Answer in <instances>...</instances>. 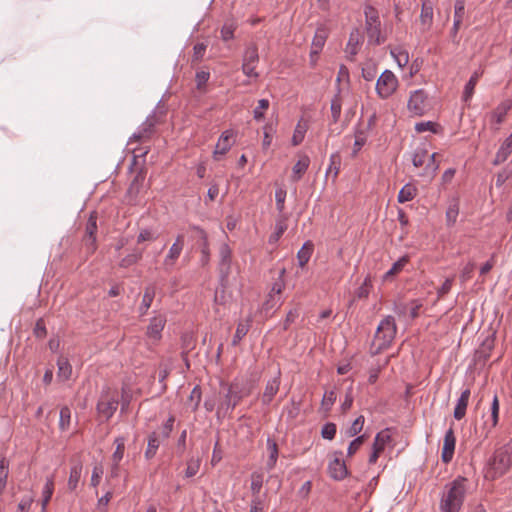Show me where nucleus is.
Returning a JSON list of instances; mask_svg holds the SVG:
<instances>
[{
    "mask_svg": "<svg viewBox=\"0 0 512 512\" xmlns=\"http://www.w3.org/2000/svg\"><path fill=\"white\" fill-rule=\"evenodd\" d=\"M466 479L464 477H457L450 484L446 485V492H444L440 501L441 512H459L463 504L466 487Z\"/></svg>",
    "mask_w": 512,
    "mask_h": 512,
    "instance_id": "obj_1",
    "label": "nucleus"
},
{
    "mask_svg": "<svg viewBox=\"0 0 512 512\" xmlns=\"http://www.w3.org/2000/svg\"><path fill=\"white\" fill-rule=\"evenodd\" d=\"M397 333V325L393 316H386L378 325L373 340L376 351L387 349L391 346Z\"/></svg>",
    "mask_w": 512,
    "mask_h": 512,
    "instance_id": "obj_2",
    "label": "nucleus"
},
{
    "mask_svg": "<svg viewBox=\"0 0 512 512\" xmlns=\"http://www.w3.org/2000/svg\"><path fill=\"white\" fill-rule=\"evenodd\" d=\"M436 153L429 154L426 148L418 147L412 155V163L416 168H423L418 173L419 176L432 180L439 168V164L435 160Z\"/></svg>",
    "mask_w": 512,
    "mask_h": 512,
    "instance_id": "obj_3",
    "label": "nucleus"
},
{
    "mask_svg": "<svg viewBox=\"0 0 512 512\" xmlns=\"http://www.w3.org/2000/svg\"><path fill=\"white\" fill-rule=\"evenodd\" d=\"M364 16L365 31L369 43L374 45H380L384 43L385 38L381 34V21L378 10L371 5H366L364 7Z\"/></svg>",
    "mask_w": 512,
    "mask_h": 512,
    "instance_id": "obj_4",
    "label": "nucleus"
},
{
    "mask_svg": "<svg viewBox=\"0 0 512 512\" xmlns=\"http://www.w3.org/2000/svg\"><path fill=\"white\" fill-rule=\"evenodd\" d=\"M118 404L119 399L117 391L107 387L101 393L97 403V411L106 420H109L116 412Z\"/></svg>",
    "mask_w": 512,
    "mask_h": 512,
    "instance_id": "obj_5",
    "label": "nucleus"
},
{
    "mask_svg": "<svg viewBox=\"0 0 512 512\" xmlns=\"http://www.w3.org/2000/svg\"><path fill=\"white\" fill-rule=\"evenodd\" d=\"M398 87V79L390 70H385L377 80L376 91L380 98L387 99Z\"/></svg>",
    "mask_w": 512,
    "mask_h": 512,
    "instance_id": "obj_6",
    "label": "nucleus"
},
{
    "mask_svg": "<svg viewBox=\"0 0 512 512\" xmlns=\"http://www.w3.org/2000/svg\"><path fill=\"white\" fill-rule=\"evenodd\" d=\"M232 250L227 243H222L219 247L218 272L222 285H226L231 273Z\"/></svg>",
    "mask_w": 512,
    "mask_h": 512,
    "instance_id": "obj_7",
    "label": "nucleus"
},
{
    "mask_svg": "<svg viewBox=\"0 0 512 512\" xmlns=\"http://www.w3.org/2000/svg\"><path fill=\"white\" fill-rule=\"evenodd\" d=\"M428 96L423 89H418L411 92L407 108L414 116H422L428 109Z\"/></svg>",
    "mask_w": 512,
    "mask_h": 512,
    "instance_id": "obj_8",
    "label": "nucleus"
},
{
    "mask_svg": "<svg viewBox=\"0 0 512 512\" xmlns=\"http://www.w3.org/2000/svg\"><path fill=\"white\" fill-rule=\"evenodd\" d=\"M96 233H97V214L96 212H92L88 218L85 227V234L83 237V242L86 248V251L89 255H92L96 249Z\"/></svg>",
    "mask_w": 512,
    "mask_h": 512,
    "instance_id": "obj_9",
    "label": "nucleus"
},
{
    "mask_svg": "<svg viewBox=\"0 0 512 512\" xmlns=\"http://www.w3.org/2000/svg\"><path fill=\"white\" fill-rule=\"evenodd\" d=\"M259 62L258 49L255 45L246 48L243 56L242 71L248 77L257 78L256 66Z\"/></svg>",
    "mask_w": 512,
    "mask_h": 512,
    "instance_id": "obj_10",
    "label": "nucleus"
},
{
    "mask_svg": "<svg viewBox=\"0 0 512 512\" xmlns=\"http://www.w3.org/2000/svg\"><path fill=\"white\" fill-rule=\"evenodd\" d=\"M512 108V100L505 99L500 102L494 110H492L488 114L489 123L491 128L494 130H499L500 125L504 122L506 115Z\"/></svg>",
    "mask_w": 512,
    "mask_h": 512,
    "instance_id": "obj_11",
    "label": "nucleus"
},
{
    "mask_svg": "<svg viewBox=\"0 0 512 512\" xmlns=\"http://www.w3.org/2000/svg\"><path fill=\"white\" fill-rule=\"evenodd\" d=\"M156 116L151 115L139 127L138 131L135 132L129 139V144L133 142H146L148 141L155 131Z\"/></svg>",
    "mask_w": 512,
    "mask_h": 512,
    "instance_id": "obj_12",
    "label": "nucleus"
},
{
    "mask_svg": "<svg viewBox=\"0 0 512 512\" xmlns=\"http://www.w3.org/2000/svg\"><path fill=\"white\" fill-rule=\"evenodd\" d=\"M184 242V235L179 234L164 258L163 267L166 271H170L175 266L176 261L183 251Z\"/></svg>",
    "mask_w": 512,
    "mask_h": 512,
    "instance_id": "obj_13",
    "label": "nucleus"
},
{
    "mask_svg": "<svg viewBox=\"0 0 512 512\" xmlns=\"http://www.w3.org/2000/svg\"><path fill=\"white\" fill-rule=\"evenodd\" d=\"M492 466L496 473L500 475L506 473L512 466V454L505 448L496 450L493 456Z\"/></svg>",
    "mask_w": 512,
    "mask_h": 512,
    "instance_id": "obj_14",
    "label": "nucleus"
},
{
    "mask_svg": "<svg viewBox=\"0 0 512 512\" xmlns=\"http://www.w3.org/2000/svg\"><path fill=\"white\" fill-rule=\"evenodd\" d=\"M251 393V390L243 385H241L238 381H233L231 384L227 387V397L232 398L233 402H231L230 405H227L225 409L227 408H235L240 401L249 396Z\"/></svg>",
    "mask_w": 512,
    "mask_h": 512,
    "instance_id": "obj_15",
    "label": "nucleus"
},
{
    "mask_svg": "<svg viewBox=\"0 0 512 512\" xmlns=\"http://www.w3.org/2000/svg\"><path fill=\"white\" fill-rule=\"evenodd\" d=\"M166 321L164 314L153 316L147 326L146 336L153 341H159L162 337V331L166 325Z\"/></svg>",
    "mask_w": 512,
    "mask_h": 512,
    "instance_id": "obj_16",
    "label": "nucleus"
},
{
    "mask_svg": "<svg viewBox=\"0 0 512 512\" xmlns=\"http://www.w3.org/2000/svg\"><path fill=\"white\" fill-rule=\"evenodd\" d=\"M456 437L453 428L446 431L443 441L441 452V460L443 463L448 464L452 461L455 451Z\"/></svg>",
    "mask_w": 512,
    "mask_h": 512,
    "instance_id": "obj_17",
    "label": "nucleus"
},
{
    "mask_svg": "<svg viewBox=\"0 0 512 512\" xmlns=\"http://www.w3.org/2000/svg\"><path fill=\"white\" fill-rule=\"evenodd\" d=\"M235 133L233 130H225L219 137L218 142L215 146L213 156L218 160V155L226 154L234 143Z\"/></svg>",
    "mask_w": 512,
    "mask_h": 512,
    "instance_id": "obj_18",
    "label": "nucleus"
},
{
    "mask_svg": "<svg viewBox=\"0 0 512 512\" xmlns=\"http://www.w3.org/2000/svg\"><path fill=\"white\" fill-rule=\"evenodd\" d=\"M433 11L434 4L431 0H421L420 23L424 32L432 27Z\"/></svg>",
    "mask_w": 512,
    "mask_h": 512,
    "instance_id": "obj_19",
    "label": "nucleus"
},
{
    "mask_svg": "<svg viewBox=\"0 0 512 512\" xmlns=\"http://www.w3.org/2000/svg\"><path fill=\"white\" fill-rule=\"evenodd\" d=\"M193 230H195L198 233L199 236V242H200V249H201V258L200 262L202 266H207L210 262V248H209V241H208V235L207 233L198 226H193Z\"/></svg>",
    "mask_w": 512,
    "mask_h": 512,
    "instance_id": "obj_20",
    "label": "nucleus"
},
{
    "mask_svg": "<svg viewBox=\"0 0 512 512\" xmlns=\"http://www.w3.org/2000/svg\"><path fill=\"white\" fill-rule=\"evenodd\" d=\"M156 295V286L154 284H149L145 287L141 304L139 306V314L140 316H144L148 313L152 302Z\"/></svg>",
    "mask_w": 512,
    "mask_h": 512,
    "instance_id": "obj_21",
    "label": "nucleus"
},
{
    "mask_svg": "<svg viewBox=\"0 0 512 512\" xmlns=\"http://www.w3.org/2000/svg\"><path fill=\"white\" fill-rule=\"evenodd\" d=\"M328 472L329 475L335 480H342L348 474L345 462L341 461L338 457L329 463Z\"/></svg>",
    "mask_w": 512,
    "mask_h": 512,
    "instance_id": "obj_22",
    "label": "nucleus"
},
{
    "mask_svg": "<svg viewBox=\"0 0 512 512\" xmlns=\"http://www.w3.org/2000/svg\"><path fill=\"white\" fill-rule=\"evenodd\" d=\"M310 165V158L307 155H301L298 161L294 164L292 168L291 179L293 182L299 181L302 176L307 171Z\"/></svg>",
    "mask_w": 512,
    "mask_h": 512,
    "instance_id": "obj_23",
    "label": "nucleus"
},
{
    "mask_svg": "<svg viewBox=\"0 0 512 512\" xmlns=\"http://www.w3.org/2000/svg\"><path fill=\"white\" fill-rule=\"evenodd\" d=\"M363 41V36L361 35L359 29H354L349 36L348 43L346 45V52L349 55V58L352 59L359 50V46Z\"/></svg>",
    "mask_w": 512,
    "mask_h": 512,
    "instance_id": "obj_24",
    "label": "nucleus"
},
{
    "mask_svg": "<svg viewBox=\"0 0 512 512\" xmlns=\"http://www.w3.org/2000/svg\"><path fill=\"white\" fill-rule=\"evenodd\" d=\"M280 387V377H274L269 380L266 384L264 393L262 395V402L265 405H268L273 400L274 396L278 393Z\"/></svg>",
    "mask_w": 512,
    "mask_h": 512,
    "instance_id": "obj_25",
    "label": "nucleus"
},
{
    "mask_svg": "<svg viewBox=\"0 0 512 512\" xmlns=\"http://www.w3.org/2000/svg\"><path fill=\"white\" fill-rule=\"evenodd\" d=\"M470 394V389H465L464 391H462L459 399L457 400L453 414L456 420H461L465 417Z\"/></svg>",
    "mask_w": 512,
    "mask_h": 512,
    "instance_id": "obj_26",
    "label": "nucleus"
},
{
    "mask_svg": "<svg viewBox=\"0 0 512 512\" xmlns=\"http://www.w3.org/2000/svg\"><path fill=\"white\" fill-rule=\"evenodd\" d=\"M483 74V70L479 69V70H476L474 71V73L471 75L470 79L468 80V82L466 83L465 87H464V91H463V96H462V99L464 102H468L473 94H474V89L480 79V77L482 76Z\"/></svg>",
    "mask_w": 512,
    "mask_h": 512,
    "instance_id": "obj_27",
    "label": "nucleus"
},
{
    "mask_svg": "<svg viewBox=\"0 0 512 512\" xmlns=\"http://www.w3.org/2000/svg\"><path fill=\"white\" fill-rule=\"evenodd\" d=\"M162 439L157 431H153L148 436L147 449L145 451L146 459H152L160 446Z\"/></svg>",
    "mask_w": 512,
    "mask_h": 512,
    "instance_id": "obj_28",
    "label": "nucleus"
},
{
    "mask_svg": "<svg viewBox=\"0 0 512 512\" xmlns=\"http://www.w3.org/2000/svg\"><path fill=\"white\" fill-rule=\"evenodd\" d=\"M314 250V244L306 241L297 253V259L300 267H304L311 258Z\"/></svg>",
    "mask_w": 512,
    "mask_h": 512,
    "instance_id": "obj_29",
    "label": "nucleus"
},
{
    "mask_svg": "<svg viewBox=\"0 0 512 512\" xmlns=\"http://www.w3.org/2000/svg\"><path fill=\"white\" fill-rule=\"evenodd\" d=\"M267 450L269 452V458L266 463V468L270 471L275 467L278 459V445L275 440L271 438L267 439Z\"/></svg>",
    "mask_w": 512,
    "mask_h": 512,
    "instance_id": "obj_30",
    "label": "nucleus"
},
{
    "mask_svg": "<svg viewBox=\"0 0 512 512\" xmlns=\"http://www.w3.org/2000/svg\"><path fill=\"white\" fill-rule=\"evenodd\" d=\"M326 38L327 35L324 29H318L316 31L312 41L311 58H313L314 55H317L322 50L326 42Z\"/></svg>",
    "mask_w": 512,
    "mask_h": 512,
    "instance_id": "obj_31",
    "label": "nucleus"
},
{
    "mask_svg": "<svg viewBox=\"0 0 512 512\" xmlns=\"http://www.w3.org/2000/svg\"><path fill=\"white\" fill-rule=\"evenodd\" d=\"M341 167V156L339 153H333L330 156V163L326 170V177L332 175V180L335 181L338 177Z\"/></svg>",
    "mask_w": 512,
    "mask_h": 512,
    "instance_id": "obj_32",
    "label": "nucleus"
},
{
    "mask_svg": "<svg viewBox=\"0 0 512 512\" xmlns=\"http://www.w3.org/2000/svg\"><path fill=\"white\" fill-rule=\"evenodd\" d=\"M57 366H58V373H57L58 379H60L62 381L68 380L72 374V367H71L69 361L67 360V358L59 357V359L57 361Z\"/></svg>",
    "mask_w": 512,
    "mask_h": 512,
    "instance_id": "obj_33",
    "label": "nucleus"
},
{
    "mask_svg": "<svg viewBox=\"0 0 512 512\" xmlns=\"http://www.w3.org/2000/svg\"><path fill=\"white\" fill-rule=\"evenodd\" d=\"M82 474V465L81 464H75L70 469L69 479H68V489L70 491H74L79 484L80 478Z\"/></svg>",
    "mask_w": 512,
    "mask_h": 512,
    "instance_id": "obj_34",
    "label": "nucleus"
},
{
    "mask_svg": "<svg viewBox=\"0 0 512 512\" xmlns=\"http://www.w3.org/2000/svg\"><path fill=\"white\" fill-rule=\"evenodd\" d=\"M54 492V479L53 476L47 477L46 483L43 487L42 491V512L46 511V507L51 500V497Z\"/></svg>",
    "mask_w": 512,
    "mask_h": 512,
    "instance_id": "obj_35",
    "label": "nucleus"
},
{
    "mask_svg": "<svg viewBox=\"0 0 512 512\" xmlns=\"http://www.w3.org/2000/svg\"><path fill=\"white\" fill-rule=\"evenodd\" d=\"M264 481V474L263 472L255 471L251 474V492L254 496V498L259 497V493L262 489Z\"/></svg>",
    "mask_w": 512,
    "mask_h": 512,
    "instance_id": "obj_36",
    "label": "nucleus"
},
{
    "mask_svg": "<svg viewBox=\"0 0 512 512\" xmlns=\"http://www.w3.org/2000/svg\"><path fill=\"white\" fill-rule=\"evenodd\" d=\"M417 194V189L412 184L404 185L398 194V202L405 203L411 201Z\"/></svg>",
    "mask_w": 512,
    "mask_h": 512,
    "instance_id": "obj_37",
    "label": "nucleus"
},
{
    "mask_svg": "<svg viewBox=\"0 0 512 512\" xmlns=\"http://www.w3.org/2000/svg\"><path fill=\"white\" fill-rule=\"evenodd\" d=\"M390 435L388 431H381L376 434L372 449L382 453L385 449L386 444L390 441Z\"/></svg>",
    "mask_w": 512,
    "mask_h": 512,
    "instance_id": "obj_38",
    "label": "nucleus"
},
{
    "mask_svg": "<svg viewBox=\"0 0 512 512\" xmlns=\"http://www.w3.org/2000/svg\"><path fill=\"white\" fill-rule=\"evenodd\" d=\"M458 215H459V202H458V200H453L449 204V206L446 210L447 226H453L457 221Z\"/></svg>",
    "mask_w": 512,
    "mask_h": 512,
    "instance_id": "obj_39",
    "label": "nucleus"
},
{
    "mask_svg": "<svg viewBox=\"0 0 512 512\" xmlns=\"http://www.w3.org/2000/svg\"><path fill=\"white\" fill-rule=\"evenodd\" d=\"M125 441L126 440L124 437H117L114 440V443L116 444V449L112 454V461L113 463L116 464V466H118L120 461L123 459L125 451Z\"/></svg>",
    "mask_w": 512,
    "mask_h": 512,
    "instance_id": "obj_40",
    "label": "nucleus"
},
{
    "mask_svg": "<svg viewBox=\"0 0 512 512\" xmlns=\"http://www.w3.org/2000/svg\"><path fill=\"white\" fill-rule=\"evenodd\" d=\"M71 425V410L64 406L60 410L59 428L61 431H68Z\"/></svg>",
    "mask_w": 512,
    "mask_h": 512,
    "instance_id": "obj_41",
    "label": "nucleus"
},
{
    "mask_svg": "<svg viewBox=\"0 0 512 512\" xmlns=\"http://www.w3.org/2000/svg\"><path fill=\"white\" fill-rule=\"evenodd\" d=\"M250 329V323L247 322H239L236 328V332L232 339V345L236 346L239 342L246 336Z\"/></svg>",
    "mask_w": 512,
    "mask_h": 512,
    "instance_id": "obj_42",
    "label": "nucleus"
},
{
    "mask_svg": "<svg viewBox=\"0 0 512 512\" xmlns=\"http://www.w3.org/2000/svg\"><path fill=\"white\" fill-rule=\"evenodd\" d=\"M367 133L363 129H358L355 132V142L353 145L352 155L356 156L361 148L366 144Z\"/></svg>",
    "mask_w": 512,
    "mask_h": 512,
    "instance_id": "obj_43",
    "label": "nucleus"
},
{
    "mask_svg": "<svg viewBox=\"0 0 512 512\" xmlns=\"http://www.w3.org/2000/svg\"><path fill=\"white\" fill-rule=\"evenodd\" d=\"M440 130V125L433 121H425L419 122L415 124V131L417 133H423L426 131H430L434 134H437Z\"/></svg>",
    "mask_w": 512,
    "mask_h": 512,
    "instance_id": "obj_44",
    "label": "nucleus"
},
{
    "mask_svg": "<svg viewBox=\"0 0 512 512\" xmlns=\"http://www.w3.org/2000/svg\"><path fill=\"white\" fill-rule=\"evenodd\" d=\"M231 402H233V399L232 398H228L227 397V392H226L225 395H224L223 400L220 401V403L217 406L216 416H217L218 419L226 417L229 413H231L234 410V408H227V409H225L227 405L231 404Z\"/></svg>",
    "mask_w": 512,
    "mask_h": 512,
    "instance_id": "obj_45",
    "label": "nucleus"
},
{
    "mask_svg": "<svg viewBox=\"0 0 512 512\" xmlns=\"http://www.w3.org/2000/svg\"><path fill=\"white\" fill-rule=\"evenodd\" d=\"M9 474V462L2 458L0 459V495L6 488L7 479Z\"/></svg>",
    "mask_w": 512,
    "mask_h": 512,
    "instance_id": "obj_46",
    "label": "nucleus"
},
{
    "mask_svg": "<svg viewBox=\"0 0 512 512\" xmlns=\"http://www.w3.org/2000/svg\"><path fill=\"white\" fill-rule=\"evenodd\" d=\"M237 24L233 20L226 21L221 28V38L224 41L233 39Z\"/></svg>",
    "mask_w": 512,
    "mask_h": 512,
    "instance_id": "obj_47",
    "label": "nucleus"
},
{
    "mask_svg": "<svg viewBox=\"0 0 512 512\" xmlns=\"http://www.w3.org/2000/svg\"><path fill=\"white\" fill-rule=\"evenodd\" d=\"M341 109H342V99L340 94H337L333 97L331 100V114L333 122H338L340 115H341Z\"/></svg>",
    "mask_w": 512,
    "mask_h": 512,
    "instance_id": "obj_48",
    "label": "nucleus"
},
{
    "mask_svg": "<svg viewBox=\"0 0 512 512\" xmlns=\"http://www.w3.org/2000/svg\"><path fill=\"white\" fill-rule=\"evenodd\" d=\"M391 55L393 56L399 67H405L409 62V54L404 49H394L391 51Z\"/></svg>",
    "mask_w": 512,
    "mask_h": 512,
    "instance_id": "obj_49",
    "label": "nucleus"
},
{
    "mask_svg": "<svg viewBox=\"0 0 512 512\" xmlns=\"http://www.w3.org/2000/svg\"><path fill=\"white\" fill-rule=\"evenodd\" d=\"M287 229V224L284 220H279L275 224V231L269 237V243L273 244L278 242L281 236Z\"/></svg>",
    "mask_w": 512,
    "mask_h": 512,
    "instance_id": "obj_50",
    "label": "nucleus"
},
{
    "mask_svg": "<svg viewBox=\"0 0 512 512\" xmlns=\"http://www.w3.org/2000/svg\"><path fill=\"white\" fill-rule=\"evenodd\" d=\"M307 131L306 125L302 124L301 122H298V124L295 127L293 136H292V144L293 146H297L304 140L305 133Z\"/></svg>",
    "mask_w": 512,
    "mask_h": 512,
    "instance_id": "obj_51",
    "label": "nucleus"
},
{
    "mask_svg": "<svg viewBox=\"0 0 512 512\" xmlns=\"http://www.w3.org/2000/svg\"><path fill=\"white\" fill-rule=\"evenodd\" d=\"M408 263V257L407 256H403L401 257L398 261H396L392 267L386 272L385 274V278H389V277H392L396 274H398L399 272H401L403 270V268L405 267V265Z\"/></svg>",
    "mask_w": 512,
    "mask_h": 512,
    "instance_id": "obj_52",
    "label": "nucleus"
},
{
    "mask_svg": "<svg viewBox=\"0 0 512 512\" xmlns=\"http://www.w3.org/2000/svg\"><path fill=\"white\" fill-rule=\"evenodd\" d=\"M158 238V234L149 228L141 229L137 236V243L153 242Z\"/></svg>",
    "mask_w": 512,
    "mask_h": 512,
    "instance_id": "obj_53",
    "label": "nucleus"
},
{
    "mask_svg": "<svg viewBox=\"0 0 512 512\" xmlns=\"http://www.w3.org/2000/svg\"><path fill=\"white\" fill-rule=\"evenodd\" d=\"M209 79H210L209 71L201 70V71L196 72V75H195L196 88L199 91L204 92L206 84Z\"/></svg>",
    "mask_w": 512,
    "mask_h": 512,
    "instance_id": "obj_54",
    "label": "nucleus"
},
{
    "mask_svg": "<svg viewBox=\"0 0 512 512\" xmlns=\"http://www.w3.org/2000/svg\"><path fill=\"white\" fill-rule=\"evenodd\" d=\"M142 258V252L134 251L131 254L125 256L119 263V265L123 268L130 267L136 264Z\"/></svg>",
    "mask_w": 512,
    "mask_h": 512,
    "instance_id": "obj_55",
    "label": "nucleus"
},
{
    "mask_svg": "<svg viewBox=\"0 0 512 512\" xmlns=\"http://www.w3.org/2000/svg\"><path fill=\"white\" fill-rule=\"evenodd\" d=\"M201 398H202L201 388L199 385H196L192 389L190 396H189V402L192 406L193 411H196L198 409L199 404L201 402Z\"/></svg>",
    "mask_w": 512,
    "mask_h": 512,
    "instance_id": "obj_56",
    "label": "nucleus"
},
{
    "mask_svg": "<svg viewBox=\"0 0 512 512\" xmlns=\"http://www.w3.org/2000/svg\"><path fill=\"white\" fill-rule=\"evenodd\" d=\"M336 399L337 395L334 390L326 391L321 402V405L324 408V410L329 411L333 404L335 403Z\"/></svg>",
    "mask_w": 512,
    "mask_h": 512,
    "instance_id": "obj_57",
    "label": "nucleus"
},
{
    "mask_svg": "<svg viewBox=\"0 0 512 512\" xmlns=\"http://www.w3.org/2000/svg\"><path fill=\"white\" fill-rule=\"evenodd\" d=\"M364 422H365L364 416L363 415L358 416L354 420V422L352 423L350 428L348 429V431H347L348 435L350 437H353V436H356L358 433H360L361 430L363 429Z\"/></svg>",
    "mask_w": 512,
    "mask_h": 512,
    "instance_id": "obj_58",
    "label": "nucleus"
},
{
    "mask_svg": "<svg viewBox=\"0 0 512 512\" xmlns=\"http://www.w3.org/2000/svg\"><path fill=\"white\" fill-rule=\"evenodd\" d=\"M336 431H337L336 424L332 423V422H328V423L324 424V426L322 427L321 436L324 439L333 440L335 438Z\"/></svg>",
    "mask_w": 512,
    "mask_h": 512,
    "instance_id": "obj_59",
    "label": "nucleus"
},
{
    "mask_svg": "<svg viewBox=\"0 0 512 512\" xmlns=\"http://www.w3.org/2000/svg\"><path fill=\"white\" fill-rule=\"evenodd\" d=\"M174 422H175V418H174V416L171 415L166 420V422L163 424L161 431L158 432L160 434V437L162 440L169 438V436L173 430Z\"/></svg>",
    "mask_w": 512,
    "mask_h": 512,
    "instance_id": "obj_60",
    "label": "nucleus"
},
{
    "mask_svg": "<svg viewBox=\"0 0 512 512\" xmlns=\"http://www.w3.org/2000/svg\"><path fill=\"white\" fill-rule=\"evenodd\" d=\"M269 107V101L267 99H260L258 106L254 109L253 115L256 120H261L264 117V112Z\"/></svg>",
    "mask_w": 512,
    "mask_h": 512,
    "instance_id": "obj_61",
    "label": "nucleus"
},
{
    "mask_svg": "<svg viewBox=\"0 0 512 512\" xmlns=\"http://www.w3.org/2000/svg\"><path fill=\"white\" fill-rule=\"evenodd\" d=\"M207 45L204 43H197L193 47L192 62H200L205 54Z\"/></svg>",
    "mask_w": 512,
    "mask_h": 512,
    "instance_id": "obj_62",
    "label": "nucleus"
},
{
    "mask_svg": "<svg viewBox=\"0 0 512 512\" xmlns=\"http://www.w3.org/2000/svg\"><path fill=\"white\" fill-rule=\"evenodd\" d=\"M365 441V435H361L352 440L348 446L347 454L348 456L354 455L360 447L363 445Z\"/></svg>",
    "mask_w": 512,
    "mask_h": 512,
    "instance_id": "obj_63",
    "label": "nucleus"
},
{
    "mask_svg": "<svg viewBox=\"0 0 512 512\" xmlns=\"http://www.w3.org/2000/svg\"><path fill=\"white\" fill-rule=\"evenodd\" d=\"M141 181H143V177L139 175L134 178L128 188V196L135 198L138 195L141 187Z\"/></svg>",
    "mask_w": 512,
    "mask_h": 512,
    "instance_id": "obj_64",
    "label": "nucleus"
}]
</instances>
